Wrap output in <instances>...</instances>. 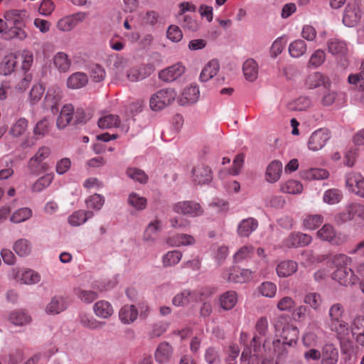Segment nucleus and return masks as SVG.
<instances>
[{
  "label": "nucleus",
  "mask_w": 364,
  "mask_h": 364,
  "mask_svg": "<svg viewBox=\"0 0 364 364\" xmlns=\"http://www.w3.org/2000/svg\"><path fill=\"white\" fill-rule=\"evenodd\" d=\"M120 124V119L117 115L107 114L98 120V126L101 129H112L117 127Z\"/></svg>",
  "instance_id": "obj_46"
},
{
  "label": "nucleus",
  "mask_w": 364,
  "mask_h": 364,
  "mask_svg": "<svg viewBox=\"0 0 364 364\" xmlns=\"http://www.w3.org/2000/svg\"><path fill=\"white\" fill-rule=\"evenodd\" d=\"M195 238L188 234H177L170 237L167 240V243L169 245L175 247L192 245L195 244Z\"/></svg>",
  "instance_id": "obj_32"
},
{
  "label": "nucleus",
  "mask_w": 364,
  "mask_h": 364,
  "mask_svg": "<svg viewBox=\"0 0 364 364\" xmlns=\"http://www.w3.org/2000/svg\"><path fill=\"white\" fill-rule=\"evenodd\" d=\"M93 311L97 316L102 318H108L114 313L111 304L105 300L96 302L93 306Z\"/></svg>",
  "instance_id": "obj_28"
},
{
  "label": "nucleus",
  "mask_w": 364,
  "mask_h": 364,
  "mask_svg": "<svg viewBox=\"0 0 364 364\" xmlns=\"http://www.w3.org/2000/svg\"><path fill=\"white\" fill-rule=\"evenodd\" d=\"M9 321L15 326H24L31 321V316L23 309L15 310L10 313Z\"/></svg>",
  "instance_id": "obj_31"
},
{
  "label": "nucleus",
  "mask_w": 364,
  "mask_h": 364,
  "mask_svg": "<svg viewBox=\"0 0 364 364\" xmlns=\"http://www.w3.org/2000/svg\"><path fill=\"white\" fill-rule=\"evenodd\" d=\"M13 277L25 284H37L41 280L40 274L33 269H13Z\"/></svg>",
  "instance_id": "obj_15"
},
{
  "label": "nucleus",
  "mask_w": 364,
  "mask_h": 364,
  "mask_svg": "<svg viewBox=\"0 0 364 364\" xmlns=\"http://www.w3.org/2000/svg\"><path fill=\"white\" fill-rule=\"evenodd\" d=\"M242 70L245 78L253 82L258 75V65L254 59H247L243 64Z\"/></svg>",
  "instance_id": "obj_35"
},
{
  "label": "nucleus",
  "mask_w": 364,
  "mask_h": 364,
  "mask_svg": "<svg viewBox=\"0 0 364 364\" xmlns=\"http://www.w3.org/2000/svg\"><path fill=\"white\" fill-rule=\"evenodd\" d=\"M26 11L21 10L9 11L5 14L6 20L13 26H25Z\"/></svg>",
  "instance_id": "obj_39"
},
{
  "label": "nucleus",
  "mask_w": 364,
  "mask_h": 364,
  "mask_svg": "<svg viewBox=\"0 0 364 364\" xmlns=\"http://www.w3.org/2000/svg\"><path fill=\"white\" fill-rule=\"evenodd\" d=\"M138 316V311L134 305H124L119 312L120 321L125 324L133 323Z\"/></svg>",
  "instance_id": "obj_27"
},
{
  "label": "nucleus",
  "mask_w": 364,
  "mask_h": 364,
  "mask_svg": "<svg viewBox=\"0 0 364 364\" xmlns=\"http://www.w3.org/2000/svg\"><path fill=\"white\" fill-rule=\"evenodd\" d=\"M307 50V46L304 41L297 39L289 44V53L293 58H299L302 56Z\"/></svg>",
  "instance_id": "obj_43"
},
{
  "label": "nucleus",
  "mask_w": 364,
  "mask_h": 364,
  "mask_svg": "<svg viewBox=\"0 0 364 364\" xmlns=\"http://www.w3.org/2000/svg\"><path fill=\"white\" fill-rule=\"evenodd\" d=\"M317 237L323 241L330 242L334 245H339L344 242L340 234H337L334 228L329 224H325L316 232Z\"/></svg>",
  "instance_id": "obj_12"
},
{
  "label": "nucleus",
  "mask_w": 364,
  "mask_h": 364,
  "mask_svg": "<svg viewBox=\"0 0 364 364\" xmlns=\"http://www.w3.org/2000/svg\"><path fill=\"white\" fill-rule=\"evenodd\" d=\"M360 219L364 220V205L358 203H351L346 206L344 210L337 215V220L342 223Z\"/></svg>",
  "instance_id": "obj_5"
},
{
  "label": "nucleus",
  "mask_w": 364,
  "mask_h": 364,
  "mask_svg": "<svg viewBox=\"0 0 364 364\" xmlns=\"http://www.w3.org/2000/svg\"><path fill=\"white\" fill-rule=\"evenodd\" d=\"M328 51L333 55L343 56L348 52L346 42L340 38L333 37L327 41Z\"/></svg>",
  "instance_id": "obj_22"
},
{
  "label": "nucleus",
  "mask_w": 364,
  "mask_h": 364,
  "mask_svg": "<svg viewBox=\"0 0 364 364\" xmlns=\"http://www.w3.org/2000/svg\"><path fill=\"white\" fill-rule=\"evenodd\" d=\"M88 77L86 74L77 72L72 74L67 80V86L71 89H80L87 85Z\"/></svg>",
  "instance_id": "obj_34"
},
{
  "label": "nucleus",
  "mask_w": 364,
  "mask_h": 364,
  "mask_svg": "<svg viewBox=\"0 0 364 364\" xmlns=\"http://www.w3.org/2000/svg\"><path fill=\"white\" fill-rule=\"evenodd\" d=\"M172 354L173 348L167 342H162L156 348L154 357L157 363H165L170 360Z\"/></svg>",
  "instance_id": "obj_24"
},
{
  "label": "nucleus",
  "mask_w": 364,
  "mask_h": 364,
  "mask_svg": "<svg viewBox=\"0 0 364 364\" xmlns=\"http://www.w3.org/2000/svg\"><path fill=\"white\" fill-rule=\"evenodd\" d=\"M223 277L228 282L244 283L252 279V272L247 269L232 268L225 270Z\"/></svg>",
  "instance_id": "obj_10"
},
{
  "label": "nucleus",
  "mask_w": 364,
  "mask_h": 364,
  "mask_svg": "<svg viewBox=\"0 0 364 364\" xmlns=\"http://www.w3.org/2000/svg\"><path fill=\"white\" fill-rule=\"evenodd\" d=\"M127 67V60L125 58L119 57L116 58L114 61L112 68L116 80L119 81L125 80Z\"/></svg>",
  "instance_id": "obj_37"
},
{
  "label": "nucleus",
  "mask_w": 364,
  "mask_h": 364,
  "mask_svg": "<svg viewBox=\"0 0 364 364\" xmlns=\"http://www.w3.org/2000/svg\"><path fill=\"white\" fill-rule=\"evenodd\" d=\"M185 67L181 63L174 64L159 73L161 80L165 82H173L185 73Z\"/></svg>",
  "instance_id": "obj_18"
},
{
  "label": "nucleus",
  "mask_w": 364,
  "mask_h": 364,
  "mask_svg": "<svg viewBox=\"0 0 364 364\" xmlns=\"http://www.w3.org/2000/svg\"><path fill=\"white\" fill-rule=\"evenodd\" d=\"M198 293L189 290H183L177 294L172 299V304L176 306H183L188 304L192 299H196Z\"/></svg>",
  "instance_id": "obj_38"
},
{
  "label": "nucleus",
  "mask_w": 364,
  "mask_h": 364,
  "mask_svg": "<svg viewBox=\"0 0 364 364\" xmlns=\"http://www.w3.org/2000/svg\"><path fill=\"white\" fill-rule=\"evenodd\" d=\"M127 202L129 205L138 210H144L147 205L146 198L136 193H131L129 195Z\"/></svg>",
  "instance_id": "obj_49"
},
{
  "label": "nucleus",
  "mask_w": 364,
  "mask_h": 364,
  "mask_svg": "<svg viewBox=\"0 0 364 364\" xmlns=\"http://www.w3.org/2000/svg\"><path fill=\"white\" fill-rule=\"evenodd\" d=\"M21 62V70L28 72L33 62V55L31 51L23 50L16 53L6 55L0 63V74L7 75L13 73L17 64Z\"/></svg>",
  "instance_id": "obj_1"
},
{
  "label": "nucleus",
  "mask_w": 364,
  "mask_h": 364,
  "mask_svg": "<svg viewBox=\"0 0 364 364\" xmlns=\"http://www.w3.org/2000/svg\"><path fill=\"white\" fill-rule=\"evenodd\" d=\"M311 101L309 97L301 96L289 104V108L292 110L303 111L310 107Z\"/></svg>",
  "instance_id": "obj_57"
},
{
  "label": "nucleus",
  "mask_w": 364,
  "mask_h": 364,
  "mask_svg": "<svg viewBox=\"0 0 364 364\" xmlns=\"http://www.w3.org/2000/svg\"><path fill=\"white\" fill-rule=\"evenodd\" d=\"M27 127V119L23 117L19 118L11 127L9 134L15 137L22 136L26 131Z\"/></svg>",
  "instance_id": "obj_52"
},
{
  "label": "nucleus",
  "mask_w": 364,
  "mask_h": 364,
  "mask_svg": "<svg viewBox=\"0 0 364 364\" xmlns=\"http://www.w3.org/2000/svg\"><path fill=\"white\" fill-rule=\"evenodd\" d=\"M258 228V221L253 218H247L240 222L237 232L240 237H247Z\"/></svg>",
  "instance_id": "obj_21"
},
{
  "label": "nucleus",
  "mask_w": 364,
  "mask_h": 364,
  "mask_svg": "<svg viewBox=\"0 0 364 364\" xmlns=\"http://www.w3.org/2000/svg\"><path fill=\"white\" fill-rule=\"evenodd\" d=\"M74 107L71 104H67L63 107L57 119L56 125L59 129L65 128L73 119Z\"/></svg>",
  "instance_id": "obj_26"
},
{
  "label": "nucleus",
  "mask_w": 364,
  "mask_h": 364,
  "mask_svg": "<svg viewBox=\"0 0 364 364\" xmlns=\"http://www.w3.org/2000/svg\"><path fill=\"white\" fill-rule=\"evenodd\" d=\"M14 250L21 257L27 255L31 252V244L26 239H19L14 245Z\"/></svg>",
  "instance_id": "obj_60"
},
{
  "label": "nucleus",
  "mask_w": 364,
  "mask_h": 364,
  "mask_svg": "<svg viewBox=\"0 0 364 364\" xmlns=\"http://www.w3.org/2000/svg\"><path fill=\"white\" fill-rule=\"evenodd\" d=\"M93 216L94 213L91 210H79L69 216L68 223L72 226H79Z\"/></svg>",
  "instance_id": "obj_30"
},
{
  "label": "nucleus",
  "mask_w": 364,
  "mask_h": 364,
  "mask_svg": "<svg viewBox=\"0 0 364 364\" xmlns=\"http://www.w3.org/2000/svg\"><path fill=\"white\" fill-rule=\"evenodd\" d=\"M304 302L315 311H318L322 304V299L318 293L309 292L305 295Z\"/></svg>",
  "instance_id": "obj_53"
},
{
  "label": "nucleus",
  "mask_w": 364,
  "mask_h": 364,
  "mask_svg": "<svg viewBox=\"0 0 364 364\" xmlns=\"http://www.w3.org/2000/svg\"><path fill=\"white\" fill-rule=\"evenodd\" d=\"M45 88L41 84H36L32 87L29 93V100L31 104L38 103L43 97Z\"/></svg>",
  "instance_id": "obj_64"
},
{
  "label": "nucleus",
  "mask_w": 364,
  "mask_h": 364,
  "mask_svg": "<svg viewBox=\"0 0 364 364\" xmlns=\"http://www.w3.org/2000/svg\"><path fill=\"white\" fill-rule=\"evenodd\" d=\"M311 241L312 237L309 235L302 232H292L284 240V245L289 248L304 247L310 244Z\"/></svg>",
  "instance_id": "obj_16"
},
{
  "label": "nucleus",
  "mask_w": 364,
  "mask_h": 364,
  "mask_svg": "<svg viewBox=\"0 0 364 364\" xmlns=\"http://www.w3.org/2000/svg\"><path fill=\"white\" fill-rule=\"evenodd\" d=\"M332 278L343 286H351L355 284L357 277L354 272L347 267H341L333 273Z\"/></svg>",
  "instance_id": "obj_13"
},
{
  "label": "nucleus",
  "mask_w": 364,
  "mask_h": 364,
  "mask_svg": "<svg viewBox=\"0 0 364 364\" xmlns=\"http://www.w3.org/2000/svg\"><path fill=\"white\" fill-rule=\"evenodd\" d=\"M280 190L282 192L289 194H299L303 190L302 184L296 180H288L280 184Z\"/></svg>",
  "instance_id": "obj_44"
},
{
  "label": "nucleus",
  "mask_w": 364,
  "mask_h": 364,
  "mask_svg": "<svg viewBox=\"0 0 364 364\" xmlns=\"http://www.w3.org/2000/svg\"><path fill=\"white\" fill-rule=\"evenodd\" d=\"M85 18L84 13H78L60 18L57 23V28L61 31H70L73 29L78 23L82 22Z\"/></svg>",
  "instance_id": "obj_17"
},
{
  "label": "nucleus",
  "mask_w": 364,
  "mask_h": 364,
  "mask_svg": "<svg viewBox=\"0 0 364 364\" xmlns=\"http://www.w3.org/2000/svg\"><path fill=\"white\" fill-rule=\"evenodd\" d=\"M346 186L350 192L364 198V177L360 173L350 172L346 174Z\"/></svg>",
  "instance_id": "obj_8"
},
{
  "label": "nucleus",
  "mask_w": 364,
  "mask_h": 364,
  "mask_svg": "<svg viewBox=\"0 0 364 364\" xmlns=\"http://www.w3.org/2000/svg\"><path fill=\"white\" fill-rule=\"evenodd\" d=\"M343 306L341 304L332 305L328 312L331 329L338 334L345 333L348 331V323L343 320Z\"/></svg>",
  "instance_id": "obj_3"
},
{
  "label": "nucleus",
  "mask_w": 364,
  "mask_h": 364,
  "mask_svg": "<svg viewBox=\"0 0 364 364\" xmlns=\"http://www.w3.org/2000/svg\"><path fill=\"white\" fill-rule=\"evenodd\" d=\"M220 304L224 310H230L237 301V293L234 291H228L220 296Z\"/></svg>",
  "instance_id": "obj_40"
},
{
  "label": "nucleus",
  "mask_w": 364,
  "mask_h": 364,
  "mask_svg": "<svg viewBox=\"0 0 364 364\" xmlns=\"http://www.w3.org/2000/svg\"><path fill=\"white\" fill-rule=\"evenodd\" d=\"M331 138V132L327 129H318L310 136L308 141V148L313 151H317L324 147Z\"/></svg>",
  "instance_id": "obj_6"
},
{
  "label": "nucleus",
  "mask_w": 364,
  "mask_h": 364,
  "mask_svg": "<svg viewBox=\"0 0 364 364\" xmlns=\"http://www.w3.org/2000/svg\"><path fill=\"white\" fill-rule=\"evenodd\" d=\"M173 210L178 214H182L191 217H198L201 215L203 209L201 205L194 201H180L173 205Z\"/></svg>",
  "instance_id": "obj_7"
},
{
  "label": "nucleus",
  "mask_w": 364,
  "mask_h": 364,
  "mask_svg": "<svg viewBox=\"0 0 364 364\" xmlns=\"http://www.w3.org/2000/svg\"><path fill=\"white\" fill-rule=\"evenodd\" d=\"M323 221L321 215H309L304 219L303 225L307 230H315L319 227Z\"/></svg>",
  "instance_id": "obj_54"
},
{
  "label": "nucleus",
  "mask_w": 364,
  "mask_h": 364,
  "mask_svg": "<svg viewBox=\"0 0 364 364\" xmlns=\"http://www.w3.org/2000/svg\"><path fill=\"white\" fill-rule=\"evenodd\" d=\"M183 254L179 250L168 251L163 256L162 262L165 267L177 264L181 259Z\"/></svg>",
  "instance_id": "obj_47"
},
{
  "label": "nucleus",
  "mask_w": 364,
  "mask_h": 364,
  "mask_svg": "<svg viewBox=\"0 0 364 364\" xmlns=\"http://www.w3.org/2000/svg\"><path fill=\"white\" fill-rule=\"evenodd\" d=\"M65 309L64 299L62 297L54 296L46 307V312L48 314H58Z\"/></svg>",
  "instance_id": "obj_41"
},
{
  "label": "nucleus",
  "mask_w": 364,
  "mask_h": 364,
  "mask_svg": "<svg viewBox=\"0 0 364 364\" xmlns=\"http://www.w3.org/2000/svg\"><path fill=\"white\" fill-rule=\"evenodd\" d=\"M301 176L306 180H321L327 178L329 176V173L326 169L310 168L304 171L301 173Z\"/></svg>",
  "instance_id": "obj_45"
},
{
  "label": "nucleus",
  "mask_w": 364,
  "mask_h": 364,
  "mask_svg": "<svg viewBox=\"0 0 364 364\" xmlns=\"http://www.w3.org/2000/svg\"><path fill=\"white\" fill-rule=\"evenodd\" d=\"M191 173L192 181L195 184H205L213 179L211 169L208 166L203 164L195 166Z\"/></svg>",
  "instance_id": "obj_9"
},
{
  "label": "nucleus",
  "mask_w": 364,
  "mask_h": 364,
  "mask_svg": "<svg viewBox=\"0 0 364 364\" xmlns=\"http://www.w3.org/2000/svg\"><path fill=\"white\" fill-rule=\"evenodd\" d=\"M259 291L262 296L273 298L277 293V286L273 282H264L260 284Z\"/></svg>",
  "instance_id": "obj_63"
},
{
  "label": "nucleus",
  "mask_w": 364,
  "mask_h": 364,
  "mask_svg": "<svg viewBox=\"0 0 364 364\" xmlns=\"http://www.w3.org/2000/svg\"><path fill=\"white\" fill-rule=\"evenodd\" d=\"M220 68L219 62L218 60L213 59L203 68L200 75V79L203 82H207L215 75H217Z\"/></svg>",
  "instance_id": "obj_33"
},
{
  "label": "nucleus",
  "mask_w": 364,
  "mask_h": 364,
  "mask_svg": "<svg viewBox=\"0 0 364 364\" xmlns=\"http://www.w3.org/2000/svg\"><path fill=\"white\" fill-rule=\"evenodd\" d=\"M280 333L282 343L285 345L292 346L296 343L299 338V330L293 325L287 326V328L284 329Z\"/></svg>",
  "instance_id": "obj_36"
},
{
  "label": "nucleus",
  "mask_w": 364,
  "mask_h": 364,
  "mask_svg": "<svg viewBox=\"0 0 364 364\" xmlns=\"http://www.w3.org/2000/svg\"><path fill=\"white\" fill-rule=\"evenodd\" d=\"M85 203L87 208L100 210L105 203V198L100 194L95 193L85 200Z\"/></svg>",
  "instance_id": "obj_59"
},
{
  "label": "nucleus",
  "mask_w": 364,
  "mask_h": 364,
  "mask_svg": "<svg viewBox=\"0 0 364 364\" xmlns=\"http://www.w3.org/2000/svg\"><path fill=\"white\" fill-rule=\"evenodd\" d=\"M54 178L53 173H46L39 178L31 186L33 192H41L50 186Z\"/></svg>",
  "instance_id": "obj_48"
},
{
  "label": "nucleus",
  "mask_w": 364,
  "mask_h": 364,
  "mask_svg": "<svg viewBox=\"0 0 364 364\" xmlns=\"http://www.w3.org/2000/svg\"><path fill=\"white\" fill-rule=\"evenodd\" d=\"M154 70L152 65H142L139 67H134L126 71L125 80L136 82L143 80L151 75Z\"/></svg>",
  "instance_id": "obj_11"
},
{
  "label": "nucleus",
  "mask_w": 364,
  "mask_h": 364,
  "mask_svg": "<svg viewBox=\"0 0 364 364\" xmlns=\"http://www.w3.org/2000/svg\"><path fill=\"white\" fill-rule=\"evenodd\" d=\"M62 98V91L59 87H50L45 97L46 106L50 108L53 114L58 112V104Z\"/></svg>",
  "instance_id": "obj_19"
},
{
  "label": "nucleus",
  "mask_w": 364,
  "mask_h": 364,
  "mask_svg": "<svg viewBox=\"0 0 364 364\" xmlns=\"http://www.w3.org/2000/svg\"><path fill=\"white\" fill-rule=\"evenodd\" d=\"M320 329L317 326L309 328L308 331L303 336V342L306 346H316L318 341V333Z\"/></svg>",
  "instance_id": "obj_55"
},
{
  "label": "nucleus",
  "mask_w": 364,
  "mask_h": 364,
  "mask_svg": "<svg viewBox=\"0 0 364 364\" xmlns=\"http://www.w3.org/2000/svg\"><path fill=\"white\" fill-rule=\"evenodd\" d=\"M361 18V11L358 5L355 3H349L345 9L343 22L348 26L353 27L355 26Z\"/></svg>",
  "instance_id": "obj_14"
},
{
  "label": "nucleus",
  "mask_w": 364,
  "mask_h": 364,
  "mask_svg": "<svg viewBox=\"0 0 364 364\" xmlns=\"http://www.w3.org/2000/svg\"><path fill=\"white\" fill-rule=\"evenodd\" d=\"M32 213V210L29 208H19L13 213L10 220L15 223H20L31 218Z\"/></svg>",
  "instance_id": "obj_51"
},
{
  "label": "nucleus",
  "mask_w": 364,
  "mask_h": 364,
  "mask_svg": "<svg viewBox=\"0 0 364 364\" xmlns=\"http://www.w3.org/2000/svg\"><path fill=\"white\" fill-rule=\"evenodd\" d=\"M255 334L254 335L252 343H254V350L260 346L259 337L265 336L269 329V322L266 316L259 317L255 323Z\"/></svg>",
  "instance_id": "obj_20"
},
{
  "label": "nucleus",
  "mask_w": 364,
  "mask_h": 364,
  "mask_svg": "<svg viewBox=\"0 0 364 364\" xmlns=\"http://www.w3.org/2000/svg\"><path fill=\"white\" fill-rule=\"evenodd\" d=\"M50 154V149L48 146L39 148L36 154L31 158L28 167L33 174H38L48 169V166L43 161Z\"/></svg>",
  "instance_id": "obj_4"
},
{
  "label": "nucleus",
  "mask_w": 364,
  "mask_h": 364,
  "mask_svg": "<svg viewBox=\"0 0 364 364\" xmlns=\"http://www.w3.org/2000/svg\"><path fill=\"white\" fill-rule=\"evenodd\" d=\"M298 264L292 260L282 261L277 266V274L279 277H287L297 271Z\"/></svg>",
  "instance_id": "obj_29"
},
{
  "label": "nucleus",
  "mask_w": 364,
  "mask_h": 364,
  "mask_svg": "<svg viewBox=\"0 0 364 364\" xmlns=\"http://www.w3.org/2000/svg\"><path fill=\"white\" fill-rule=\"evenodd\" d=\"M290 317L288 315L280 314L276 316L272 321V325L277 332H281L291 324Z\"/></svg>",
  "instance_id": "obj_61"
},
{
  "label": "nucleus",
  "mask_w": 364,
  "mask_h": 364,
  "mask_svg": "<svg viewBox=\"0 0 364 364\" xmlns=\"http://www.w3.org/2000/svg\"><path fill=\"white\" fill-rule=\"evenodd\" d=\"M282 171V164L278 160L272 161L266 169L265 178L267 181L271 183H276L279 180Z\"/></svg>",
  "instance_id": "obj_23"
},
{
  "label": "nucleus",
  "mask_w": 364,
  "mask_h": 364,
  "mask_svg": "<svg viewBox=\"0 0 364 364\" xmlns=\"http://www.w3.org/2000/svg\"><path fill=\"white\" fill-rule=\"evenodd\" d=\"M53 63L56 68L63 73L67 72L71 65V61L68 58V55L63 52H59L55 55Z\"/></svg>",
  "instance_id": "obj_42"
},
{
  "label": "nucleus",
  "mask_w": 364,
  "mask_h": 364,
  "mask_svg": "<svg viewBox=\"0 0 364 364\" xmlns=\"http://www.w3.org/2000/svg\"><path fill=\"white\" fill-rule=\"evenodd\" d=\"M325 77L320 73L309 75L306 79V85L309 89H314L324 83Z\"/></svg>",
  "instance_id": "obj_62"
},
{
  "label": "nucleus",
  "mask_w": 364,
  "mask_h": 364,
  "mask_svg": "<svg viewBox=\"0 0 364 364\" xmlns=\"http://www.w3.org/2000/svg\"><path fill=\"white\" fill-rule=\"evenodd\" d=\"M199 96L200 92L198 87L191 85L183 90L179 98V101L182 105L193 104L198 101Z\"/></svg>",
  "instance_id": "obj_25"
},
{
  "label": "nucleus",
  "mask_w": 364,
  "mask_h": 364,
  "mask_svg": "<svg viewBox=\"0 0 364 364\" xmlns=\"http://www.w3.org/2000/svg\"><path fill=\"white\" fill-rule=\"evenodd\" d=\"M338 358L337 350L332 346H326L323 354L321 364H336Z\"/></svg>",
  "instance_id": "obj_56"
},
{
  "label": "nucleus",
  "mask_w": 364,
  "mask_h": 364,
  "mask_svg": "<svg viewBox=\"0 0 364 364\" xmlns=\"http://www.w3.org/2000/svg\"><path fill=\"white\" fill-rule=\"evenodd\" d=\"M176 97L173 89H162L154 93L150 98L149 105L153 111H159L171 105Z\"/></svg>",
  "instance_id": "obj_2"
},
{
  "label": "nucleus",
  "mask_w": 364,
  "mask_h": 364,
  "mask_svg": "<svg viewBox=\"0 0 364 364\" xmlns=\"http://www.w3.org/2000/svg\"><path fill=\"white\" fill-rule=\"evenodd\" d=\"M343 198L342 193L336 188H331L326 191L323 194V201L328 204H336L339 203Z\"/></svg>",
  "instance_id": "obj_58"
},
{
  "label": "nucleus",
  "mask_w": 364,
  "mask_h": 364,
  "mask_svg": "<svg viewBox=\"0 0 364 364\" xmlns=\"http://www.w3.org/2000/svg\"><path fill=\"white\" fill-rule=\"evenodd\" d=\"M75 294L81 301L86 304L93 302L98 297V294L96 291L85 290L81 288L75 289Z\"/></svg>",
  "instance_id": "obj_50"
}]
</instances>
